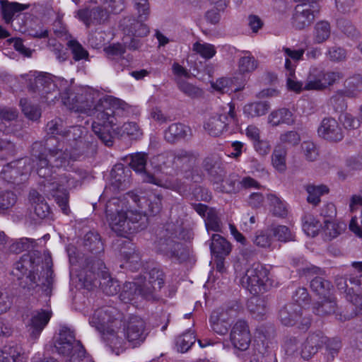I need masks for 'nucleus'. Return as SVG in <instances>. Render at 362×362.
Masks as SVG:
<instances>
[{
    "mask_svg": "<svg viewBox=\"0 0 362 362\" xmlns=\"http://www.w3.org/2000/svg\"><path fill=\"white\" fill-rule=\"evenodd\" d=\"M84 132L81 126H72L64 129L62 137L67 144L65 148L64 141L61 142L54 136L35 141L31 146L30 152L36 161L37 173L43 179L39 182L41 190L52 196L66 215L70 213L69 192L56 181L53 174L56 169L65 166L69 159L76 160L88 153L86 148L89 141L83 140Z\"/></svg>",
    "mask_w": 362,
    "mask_h": 362,
    "instance_id": "nucleus-1",
    "label": "nucleus"
},
{
    "mask_svg": "<svg viewBox=\"0 0 362 362\" xmlns=\"http://www.w3.org/2000/svg\"><path fill=\"white\" fill-rule=\"evenodd\" d=\"M62 99L70 110L95 117L93 132L107 146L113 145L110 129L117 124V117L123 112L128 114L131 110L124 101L108 95L100 97L98 91L90 88L66 90Z\"/></svg>",
    "mask_w": 362,
    "mask_h": 362,
    "instance_id": "nucleus-2",
    "label": "nucleus"
},
{
    "mask_svg": "<svg viewBox=\"0 0 362 362\" xmlns=\"http://www.w3.org/2000/svg\"><path fill=\"white\" fill-rule=\"evenodd\" d=\"M44 267L38 274L41 257L37 251L24 254L18 261L11 274L16 277L18 284L24 289L31 290L40 287L46 296H50L54 284V271L50 254H44Z\"/></svg>",
    "mask_w": 362,
    "mask_h": 362,
    "instance_id": "nucleus-3",
    "label": "nucleus"
},
{
    "mask_svg": "<svg viewBox=\"0 0 362 362\" xmlns=\"http://www.w3.org/2000/svg\"><path fill=\"white\" fill-rule=\"evenodd\" d=\"M124 315L117 308L105 305L95 310L90 318V324L96 328L110 346H122L125 341Z\"/></svg>",
    "mask_w": 362,
    "mask_h": 362,
    "instance_id": "nucleus-4",
    "label": "nucleus"
},
{
    "mask_svg": "<svg viewBox=\"0 0 362 362\" xmlns=\"http://www.w3.org/2000/svg\"><path fill=\"white\" fill-rule=\"evenodd\" d=\"M78 276L81 286L88 290L100 286L103 292L107 296H114L119 291V285L117 281L111 277L100 258L87 257Z\"/></svg>",
    "mask_w": 362,
    "mask_h": 362,
    "instance_id": "nucleus-5",
    "label": "nucleus"
},
{
    "mask_svg": "<svg viewBox=\"0 0 362 362\" xmlns=\"http://www.w3.org/2000/svg\"><path fill=\"white\" fill-rule=\"evenodd\" d=\"M139 199V195L129 192L119 197L111 198L105 205V215L111 229L117 234L122 224L127 217V212L132 207L131 202Z\"/></svg>",
    "mask_w": 362,
    "mask_h": 362,
    "instance_id": "nucleus-6",
    "label": "nucleus"
},
{
    "mask_svg": "<svg viewBox=\"0 0 362 362\" xmlns=\"http://www.w3.org/2000/svg\"><path fill=\"white\" fill-rule=\"evenodd\" d=\"M269 273L262 264L255 262L246 269L241 284L253 295L264 292L268 288Z\"/></svg>",
    "mask_w": 362,
    "mask_h": 362,
    "instance_id": "nucleus-7",
    "label": "nucleus"
},
{
    "mask_svg": "<svg viewBox=\"0 0 362 362\" xmlns=\"http://www.w3.org/2000/svg\"><path fill=\"white\" fill-rule=\"evenodd\" d=\"M339 71H326L317 67L310 69L304 84L305 90H324L342 79Z\"/></svg>",
    "mask_w": 362,
    "mask_h": 362,
    "instance_id": "nucleus-8",
    "label": "nucleus"
},
{
    "mask_svg": "<svg viewBox=\"0 0 362 362\" xmlns=\"http://www.w3.org/2000/svg\"><path fill=\"white\" fill-rule=\"evenodd\" d=\"M175 238L173 235L160 238L156 243V250L167 258L180 263L187 259L189 252L182 243Z\"/></svg>",
    "mask_w": 362,
    "mask_h": 362,
    "instance_id": "nucleus-9",
    "label": "nucleus"
},
{
    "mask_svg": "<svg viewBox=\"0 0 362 362\" xmlns=\"http://www.w3.org/2000/svg\"><path fill=\"white\" fill-rule=\"evenodd\" d=\"M28 159L12 161L4 165L0 173L1 177L7 182L19 185L23 182L32 170Z\"/></svg>",
    "mask_w": 362,
    "mask_h": 362,
    "instance_id": "nucleus-10",
    "label": "nucleus"
},
{
    "mask_svg": "<svg viewBox=\"0 0 362 362\" xmlns=\"http://www.w3.org/2000/svg\"><path fill=\"white\" fill-rule=\"evenodd\" d=\"M319 13L317 5L300 4L293 11L291 23L296 30H301L312 25Z\"/></svg>",
    "mask_w": 362,
    "mask_h": 362,
    "instance_id": "nucleus-11",
    "label": "nucleus"
},
{
    "mask_svg": "<svg viewBox=\"0 0 362 362\" xmlns=\"http://www.w3.org/2000/svg\"><path fill=\"white\" fill-rule=\"evenodd\" d=\"M318 136L330 143H337L344 138V132L339 122L332 117L322 119L317 128Z\"/></svg>",
    "mask_w": 362,
    "mask_h": 362,
    "instance_id": "nucleus-12",
    "label": "nucleus"
},
{
    "mask_svg": "<svg viewBox=\"0 0 362 362\" xmlns=\"http://www.w3.org/2000/svg\"><path fill=\"white\" fill-rule=\"evenodd\" d=\"M147 215L141 211H128L127 217L122 224L117 235L119 236H126L127 234L137 233L147 227Z\"/></svg>",
    "mask_w": 362,
    "mask_h": 362,
    "instance_id": "nucleus-13",
    "label": "nucleus"
},
{
    "mask_svg": "<svg viewBox=\"0 0 362 362\" xmlns=\"http://www.w3.org/2000/svg\"><path fill=\"white\" fill-rule=\"evenodd\" d=\"M153 288H146L142 284V278L139 277L134 282H126L122 288L120 293L121 300L128 303L133 300L141 297L147 300L152 299V290Z\"/></svg>",
    "mask_w": 362,
    "mask_h": 362,
    "instance_id": "nucleus-14",
    "label": "nucleus"
},
{
    "mask_svg": "<svg viewBox=\"0 0 362 362\" xmlns=\"http://www.w3.org/2000/svg\"><path fill=\"white\" fill-rule=\"evenodd\" d=\"M230 339L235 349L245 351L251 342V334L247 322L244 320H238L232 327Z\"/></svg>",
    "mask_w": 362,
    "mask_h": 362,
    "instance_id": "nucleus-15",
    "label": "nucleus"
},
{
    "mask_svg": "<svg viewBox=\"0 0 362 362\" xmlns=\"http://www.w3.org/2000/svg\"><path fill=\"white\" fill-rule=\"evenodd\" d=\"M197 159V156L194 152L179 149L174 152V169L185 173V177L189 179L192 175V170Z\"/></svg>",
    "mask_w": 362,
    "mask_h": 362,
    "instance_id": "nucleus-16",
    "label": "nucleus"
},
{
    "mask_svg": "<svg viewBox=\"0 0 362 362\" xmlns=\"http://www.w3.org/2000/svg\"><path fill=\"white\" fill-rule=\"evenodd\" d=\"M326 343V337L321 331L310 333L302 345L301 357L308 360L316 354Z\"/></svg>",
    "mask_w": 362,
    "mask_h": 362,
    "instance_id": "nucleus-17",
    "label": "nucleus"
},
{
    "mask_svg": "<svg viewBox=\"0 0 362 362\" xmlns=\"http://www.w3.org/2000/svg\"><path fill=\"white\" fill-rule=\"evenodd\" d=\"M54 347L59 354L69 356L68 362H81L86 354L81 342L69 344L55 340Z\"/></svg>",
    "mask_w": 362,
    "mask_h": 362,
    "instance_id": "nucleus-18",
    "label": "nucleus"
},
{
    "mask_svg": "<svg viewBox=\"0 0 362 362\" xmlns=\"http://www.w3.org/2000/svg\"><path fill=\"white\" fill-rule=\"evenodd\" d=\"M144 21L138 18L127 16L121 21L120 26L124 34L136 37H143L149 33L148 26L144 23Z\"/></svg>",
    "mask_w": 362,
    "mask_h": 362,
    "instance_id": "nucleus-19",
    "label": "nucleus"
},
{
    "mask_svg": "<svg viewBox=\"0 0 362 362\" xmlns=\"http://www.w3.org/2000/svg\"><path fill=\"white\" fill-rule=\"evenodd\" d=\"M202 165L211 182L215 184L223 182L226 176V170L223 165L216 158L206 157L204 159Z\"/></svg>",
    "mask_w": 362,
    "mask_h": 362,
    "instance_id": "nucleus-20",
    "label": "nucleus"
},
{
    "mask_svg": "<svg viewBox=\"0 0 362 362\" xmlns=\"http://www.w3.org/2000/svg\"><path fill=\"white\" fill-rule=\"evenodd\" d=\"M146 182L154 184L156 185L162 186L166 189H169L178 192L181 195H185L190 192V186L180 179H173L166 180L165 182L152 174H147L146 178Z\"/></svg>",
    "mask_w": 362,
    "mask_h": 362,
    "instance_id": "nucleus-21",
    "label": "nucleus"
},
{
    "mask_svg": "<svg viewBox=\"0 0 362 362\" xmlns=\"http://www.w3.org/2000/svg\"><path fill=\"white\" fill-rule=\"evenodd\" d=\"M145 322L139 317H132L129 319L127 327L125 326V340L129 341H142L146 335L144 334Z\"/></svg>",
    "mask_w": 362,
    "mask_h": 362,
    "instance_id": "nucleus-22",
    "label": "nucleus"
},
{
    "mask_svg": "<svg viewBox=\"0 0 362 362\" xmlns=\"http://www.w3.org/2000/svg\"><path fill=\"white\" fill-rule=\"evenodd\" d=\"M134 204L147 216H156L158 214L162 209V196L153 194L148 198L144 197H140L139 196V199L134 201Z\"/></svg>",
    "mask_w": 362,
    "mask_h": 362,
    "instance_id": "nucleus-23",
    "label": "nucleus"
},
{
    "mask_svg": "<svg viewBox=\"0 0 362 362\" xmlns=\"http://www.w3.org/2000/svg\"><path fill=\"white\" fill-rule=\"evenodd\" d=\"M130 170L122 163L115 165L110 172V185L114 190H123L129 184Z\"/></svg>",
    "mask_w": 362,
    "mask_h": 362,
    "instance_id": "nucleus-24",
    "label": "nucleus"
},
{
    "mask_svg": "<svg viewBox=\"0 0 362 362\" xmlns=\"http://www.w3.org/2000/svg\"><path fill=\"white\" fill-rule=\"evenodd\" d=\"M52 313L41 310L33 313L28 324L30 335L34 339L38 337L50 320Z\"/></svg>",
    "mask_w": 362,
    "mask_h": 362,
    "instance_id": "nucleus-25",
    "label": "nucleus"
},
{
    "mask_svg": "<svg viewBox=\"0 0 362 362\" xmlns=\"http://www.w3.org/2000/svg\"><path fill=\"white\" fill-rule=\"evenodd\" d=\"M301 317V307L289 303L284 305L279 312V318L285 326H294Z\"/></svg>",
    "mask_w": 362,
    "mask_h": 362,
    "instance_id": "nucleus-26",
    "label": "nucleus"
},
{
    "mask_svg": "<svg viewBox=\"0 0 362 362\" xmlns=\"http://www.w3.org/2000/svg\"><path fill=\"white\" fill-rule=\"evenodd\" d=\"M29 202L34 214L39 218H47L50 214V208L44 197L37 190L31 189L28 195Z\"/></svg>",
    "mask_w": 362,
    "mask_h": 362,
    "instance_id": "nucleus-27",
    "label": "nucleus"
},
{
    "mask_svg": "<svg viewBox=\"0 0 362 362\" xmlns=\"http://www.w3.org/2000/svg\"><path fill=\"white\" fill-rule=\"evenodd\" d=\"M148 280L146 276H144V279H142V284L145 288H153L152 291V299L156 298L155 293L160 290L165 284V274L158 267L151 268L147 273Z\"/></svg>",
    "mask_w": 362,
    "mask_h": 362,
    "instance_id": "nucleus-28",
    "label": "nucleus"
},
{
    "mask_svg": "<svg viewBox=\"0 0 362 362\" xmlns=\"http://www.w3.org/2000/svg\"><path fill=\"white\" fill-rule=\"evenodd\" d=\"M0 4L3 19L7 24L11 23L16 16H18L19 13L29 7L28 4L9 2L7 0H1Z\"/></svg>",
    "mask_w": 362,
    "mask_h": 362,
    "instance_id": "nucleus-29",
    "label": "nucleus"
},
{
    "mask_svg": "<svg viewBox=\"0 0 362 362\" xmlns=\"http://www.w3.org/2000/svg\"><path fill=\"white\" fill-rule=\"evenodd\" d=\"M83 246L86 251L90 252V257H96L104 251V245L100 235L95 231L88 232L83 238Z\"/></svg>",
    "mask_w": 362,
    "mask_h": 362,
    "instance_id": "nucleus-30",
    "label": "nucleus"
},
{
    "mask_svg": "<svg viewBox=\"0 0 362 362\" xmlns=\"http://www.w3.org/2000/svg\"><path fill=\"white\" fill-rule=\"evenodd\" d=\"M189 128L182 123H173L164 132L165 140L171 144L184 139Z\"/></svg>",
    "mask_w": 362,
    "mask_h": 362,
    "instance_id": "nucleus-31",
    "label": "nucleus"
},
{
    "mask_svg": "<svg viewBox=\"0 0 362 362\" xmlns=\"http://www.w3.org/2000/svg\"><path fill=\"white\" fill-rule=\"evenodd\" d=\"M210 249L214 257H225L231 251V245L226 239L218 234H213L211 236Z\"/></svg>",
    "mask_w": 362,
    "mask_h": 362,
    "instance_id": "nucleus-32",
    "label": "nucleus"
},
{
    "mask_svg": "<svg viewBox=\"0 0 362 362\" xmlns=\"http://www.w3.org/2000/svg\"><path fill=\"white\" fill-rule=\"evenodd\" d=\"M269 122L274 127L281 124L293 125L296 118L291 111L287 108H280L270 113L268 117Z\"/></svg>",
    "mask_w": 362,
    "mask_h": 362,
    "instance_id": "nucleus-33",
    "label": "nucleus"
},
{
    "mask_svg": "<svg viewBox=\"0 0 362 362\" xmlns=\"http://www.w3.org/2000/svg\"><path fill=\"white\" fill-rule=\"evenodd\" d=\"M240 310L241 306L237 302L232 301L214 310L211 315H218L217 318L223 322H230V319L238 315Z\"/></svg>",
    "mask_w": 362,
    "mask_h": 362,
    "instance_id": "nucleus-34",
    "label": "nucleus"
},
{
    "mask_svg": "<svg viewBox=\"0 0 362 362\" xmlns=\"http://www.w3.org/2000/svg\"><path fill=\"white\" fill-rule=\"evenodd\" d=\"M247 308L253 317L262 319L267 310V301L264 297L254 295L247 300Z\"/></svg>",
    "mask_w": 362,
    "mask_h": 362,
    "instance_id": "nucleus-35",
    "label": "nucleus"
},
{
    "mask_svg": "<svg viewBox=\"0 0 362 362\" xmlns=\"http://www.w3.org/2000/svg\"><path fill=\"white\" fill-rule=\"evenodd\" d=\"M348 98H357L362 93V75L354 74L347 78L344 83Z\"/></svg>",
    "mask_w": 362,
    "mask_h": 362,
    "instance_id": "nucleus-36",
    "label": "nucleus"
},
{
    "mask_svg": "<svg viewBox=\"0 0 362 362\" xmlns=\"http://www.w3.org/2000/svg\"><path fill=\"white\" fill-rule=\"evenodd\" d=\"M227 117L223 115L211 117L204 124L205 130L213 136H218L226 128L225 119Z\"/></svg>",
    "mask_w": 362,
    "mask_h": 362,
    "instance_id": "nucleus-37",
    "label": "nucleus"
},
{
    "mask_svg": "<svg viewBox=\"0 0 362 362\" xmlns=\"http://www.w3.org/2000/svg\"><path fill=\"white\" fill-rule=\"evenodd\" d=\"M337 303L334 298H326L313 303V313L320 316L331 315L335 313Z\"/></svg>",
    "mask_w": 362,
    "mask_h": 362,
    "instance_id": "nucleus-38",
    "label": "nucleus"
},
{
    "mask_svg": "<svg viewBox=\"0 0 362 362\" xmlns=\"http://www.w3.org/2000/svg\"><path fill=\"white\" fill-rule=\"evenodd\" d=\"M267 200L270 207L269 210L273 216L279 218H285L287 216L288 210L286 203L276 194H268Z\"/></svg>",
    "mask_w": 362,
    "mask_h": 362,
    "instance_id": "nucleus-39",
    "label": "nucleus"
},
{
    "mask_svg": "<svg viewBox=\"0 0 362 362\" xmlns=\"http://www.w3.org/2000/svg\"><path fill=\"white\" fill-rule=\"evenodd\" d=\"M269 107V104L267 102L259 101L246 104L244 106L243 111L247 117H256L264 115Z\"/></svg>",
    "mask_w": 362,
    "mask_h": 362,
    "instance_id": "nucleus-40",
    "label": "nucleus"
},
{
    "mask_svg": "<svg viewBox=\"0 0 362 362\" xmlns=\"http://www.w3.org/2000/svg\"><path fill=\"white\" fill-rule=\"evenodd\" d=\"M21 349L16 344L6 345L0 351V362H21Z\"/></svg>",
    "mask_w": 362,
    "mask_h": 362,
    "instance_id": "nucleus-41",
    "label": "nucleus"
},
{
    "mask_svg": "<svg viewBox=\"0 0 362 362\" xmlns=\"http://www.w3.org/2000/svg\"><path fill=\"white\" fill-rule=\"evenodd\" d=\"M308 194L307 201L308 203L317 206L320 202V196L329 192V189L326 185H308L305 187Z\"/></svg>",
    "mask_w": 362,
    "mask_h": 362,
    "instance_id": "nucleus-42",
    "label": "nucleus"
},
{
    "mask_svg": "<svg viewBox=\"0 0 362 362\" xmlns=\"http://www.w3.org/2000/svg\"><path fill=\"white\" fill-rule=\"evenodd\" d=\"M129 166L137 173H144L145 177L144 180L146 182V175L148 174L146 171V165L148 160V154L145 153H136L129 156Z\"/></svg>",
    "mask_w": 362,
    "mask_h": 362,
    "instance_id": "nucleus-43",
    "label": "nucleus"
},
{
    "mask_svg": "<svg viewBox=\"0 0 362 362\" xmlns=\"http://www.w3.org/2000/svg\"><path fill=\"white\" fill-rule=\"evenodd\" d=\"M346 98H348V95L344 88L337 90L329 98V105L336 112H344L347 108Z\"/></svg>",
    "mask_w": 362,
    "mask_h": 362,
    "instance_id": "nucleus-44",
    "label": "nucleus"
},
{
    "mask_svg": "<svg viewBox=\"0 0 362 362\" xmlns=\"http://www.w3.org/2000/svg\"><path fill=\"white\" fill-rule=\"evenodd\" d=\"M331 27L327 21H322L317 22L314 28V40L316 43L320 44L326 41L330 36Z\"/></svg>",
    "mask_w": 362,
    "mask_h": 362,
    "instance_id": "nucleus-45",
    "label": "nucleus"
},
{
    "mask_svg": "<svg viewBox=\"0 0 362 362\" xmlns=\"http://www.w3.org/2000/svg\"><path fill=\"white\" fill-rule=\"evenodd\" d=\"M303 229L305 233L312 237H315L318 234L322 225L313 215L306 214L303 217Z\"/></svg>",
    "mask_w": 362,
    "mask_h": 362,
    "instance_id": "nucleus-46",
    "label": "nucleus"
},
{
    "mask_svg": "<svg viewBox=\"0 0 362 362\" xmlns=\"http://www.w3.org/2000/svg\"><path fill=\"white\" fill-rule=\"evenodd\" d=\"M117 133L120 134L122 136L126 135L131 139L135 140L139 139L143 134L141 128L134 122L124 123L121 127L117 128Z\"/></svg>",
    "mask_w": 362,
    "mask_h": 362,
    "instance_id": "nucleus-47",
    "label": "nucleus"
},
{
    "mask_svg": "<svg viewBox=\"0 0 362 362\" xmlns=\"http://www.w3.org/2000/svg\"><path fill=\"white\" fill-rule=\"evenodd\" d=\"M124 253L125 257V263L123 266L132 272L138 271L142 266V262L139 252L133 250L132 251L124 252Z\"/></svg>",
    "mask_w": 362,
    "mask_h": 362,
    "instance_id": "nucleus-48",
    "label": "nucleus"
},
{
    "mask_svg": "<svg viewBox=\"0 0 362 362\" xmlns=\"http://www.w3.org/2000/svg\"><path fill=\"white\" fill-rule=\"evenodd\" d=\"M310 288L317 295L325 297L329 293L331 282L321 276H316L310 281Z\"/></svg>",
    "mask_w": 362,
    "mask_h": 362,
    "instance_id": "nucleus-49",
    "label": "nucleus"
},
{
    "mask_svg": "<svg viewBox=\"0 0 362 362\" xmlns=\"http://www.w3.org/2000/svg\"><path fill=\"white\" fill-rule=\"evenodd\" d=\"M46 83V74H40L29 78L28 89L30 92L38 93L41 97L46 98V90L42 87V84Z\"/></svg>",
    "mask_w": 362,
    "mask_h": 362,
    "instance_id": "nucleus-50",
    "label": "nucleus"
},
{
    "mask_svg": "<svg viewBox=\"0 0 362 362\" xmlns=\"http://www.w3.org/2000/svg\"><path fill=\"white\" fill-rule=\"evenodd\" d=\"M17 201L16 194L11 190L0 191V214L11 209Z\"/></svg>",
    "mask_w": 362,
    "mask_h": 362,
    "instance_id": "nucleus-51",
    "label": "nucleus"
},
{
    "mask_svg": "<svg viewBox=\"0 0 362 362\" xmlns=\"http://www.w3.org/2000/svg\"><path fill=\"white\" fill-rule=\"evenodd\" d=\"M286 149L282 146H276L272 154V164L280 172H284L286 168Z\"/></svg>",
    "mask_w": 362,
    "mask_h": 362,
    "instance_id": "nucleus-52",
    "label": "nucleus"
},
{
    "mask_svg": "<svg viewBox=\"0 0 362 362\" xmlns=\"http://www.w3.org/2000/svg\"><path fill=\"white\" fill-rule=\"evenodd\" d=\"M67 46L71 50L73 59L78 62L82 59L89 60L88 52L76 40H71L67 42Z\"/></svg>",
    "mask_w": 362,
    "mask_h": 362,
    "instance_id": "nucleus-53",
    "label": "nucleus"
},
{
    "mask_svg": "<svg viewBox=\"0 0 362 362\" xmlns=\"http://www.w3.org/2000/svg\"><path fill=\"white\" fill-rule=\"evenodd\" d=\"M253 243L259 247L269 248L272 243V235L270 228L264 230H258L255 233L253 238Z\"/></svg>",
    "mask_w": 362,
    "mask_h": 362,
    "instance_id": "nucleus-54",
    "label": "nucleus"
},
{
    "mask_svg": "<svg viewBox=\"0 0 362 362\" xmlns=\"http://www.w3.org/2000/svg\"><path fill=\"white\" fill-rule=\"evenodd\" d=\"M20 105L22 112L29 119L37 120L40 117V109L37 105L31 104L26 98L21 99Z\"/></svg>",
    "mask_w": 362,
    "mask_h": 362,
    "instance_id": "nucleus-55",
    "label": "nucleus"
},
{
    "mask_svg": "<svg viewBox=\"0 0 362 362\" xmlns=\"http://www.w3.org/2000/svg\"><path fill=\"white\" fill-rule=\"evenodd\" d=\"M270 232L274 236L276 237L279 241L288 242L295 240L294 235L290 229L286 226H277L269 227Z\"/></svg>",
    "mask_w": 362,
    "mask_h": 362,
    "instance_id": "nucleus-56",
    "label": "nucleus"
},
{
    "mask_svg": "<svg viewBox=\"0 0 362 362\" xmlns=\"http://www.w3.org/2000/svg\"><path fill=\"white\" fill-rule=\"evenodd\" d=\"M133 6L137 12V18L141 21H147L151 14L148 0H132Z\"/></svg>",
    "mask_w": 362,
    "mask_h": 362,
    "instance_id": "nucleus-57",
    "label": "nucleus"
},
{
    "mask_svg": "<svg viewBox=\"0 0 362 362\" xmlns=\"http://www.w3.org/2000/svg\"><path fill=\"white\" fill-rule=\"evenodd\" d=\"M177 86L179 90L188 97L198 98L202 96L203 91L202 89L184 80H179Z\"/></svg>",
    "mask_w": 362,
    "mask_h": 362,
    "instance_id": "nucleus-58",
    "label": "nucleus"
},
{
    "mask_svg": "<svg viewBox=\"0 0 362 362\" xmlns=\"http://www.w3.org/2000/svg\"><path fill=\"white\" fill-rule=\"evenodd\" d=\"M196 341L192 332H186L179 336L176 340L177 350L182 353L187 351Z\"/></svg>",
    "mask_w": 362,
    "mask_h": 362,
    "instance_id": "nucleus-59",
    "label": "nucleus"
},
{
    "mask_svg": "<svg viewBox=\"0 0 362 362\" xmlns=\"http://www.w3.org/2000/svg\"><path fill=\"white\" fill-rule=\"evenodd\" d=\"M324 345H325L326 354L329 361L334 360L341 349V342L337 338L327 339L326 337V343Z\"/></svg>",
    "mask_w": 362,
    "mask_h": 362,
    "instance_id": "nucleus-60",
    "label": "nucleus"
},
{
    "mask_svg": "<svg viewBox=\"0 0 362 362\" xmlns=\"http://www.w3.org/2000/svg\"><path fill=\"white\" fill-rule=\"evenodd\" d=\"M347 300L351 303L350 308L351 313L344 315L346 320H349L362 313V296L357 294L355 291L354 293L351 295V298H347Z\"/></svg>",
    "mask_w": 362,
    "mask_h": 362,
    "instance_id": "nucleus-61",
    "label": "nucleus"
},
{
    "mask_svg": "<svg viewBox=\"0 0 362 362\" xmlns=\"http://www.w3.org/2000/svg\"><path fill=\"white\" fill-rule=\"evenodd\" d=\"M338 28L347 37L351 38H358L360 36L359 31L352 24V23L345 18H341L337 21Z\"/></svg>",
    "mask_w": 362,
    "mask_h": 362,
    "instance_id": "nucleus-62",
    "label": "nucleus"
},
{
    "mask_svg": "<svg viewBox=\"0 0 362 362\" xmlns=\"http://www.w3.org/2000/svg\"><path fill=\"white\" fill-rule=\"evenodd\" d=\"M105 54L109 59L119 60L124 59L125 47L121 43H113L104 49Z\"/></svg>",
    "mask_w": 362,
    "mask_h": 362,
    "instance_id": "nucleus-63",
    "label": "nucleus"
},
{
    "mask_svg": "<svg viewBox=\"0 0 362 362\" xmlns=\"http://www.w3.org/2000/svg\"><path fill=\"white\" fill-rule=\"evenodd\" d=\"M35 240L29 238H21L10 246V251L18 254L23 251H30L34 248Z\"/></svg>",
    "mask_w": 362,
    "mask_h": 362,
    "instance_id": "nucleus-64",
    "label": "nucleus"
}]
</instances>
